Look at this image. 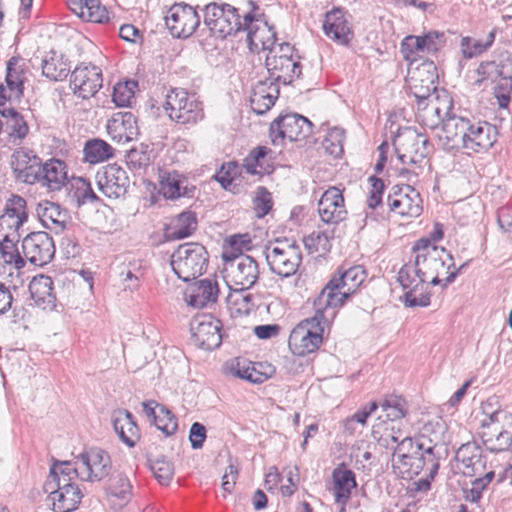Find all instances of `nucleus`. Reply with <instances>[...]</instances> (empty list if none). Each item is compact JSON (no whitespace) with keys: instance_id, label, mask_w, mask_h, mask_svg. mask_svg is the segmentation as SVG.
<instances>
[{"instance_id":"obj_15","label":"nucleus","mask_w":512,"mask_h":512,"mask_svg":"<svg viewBox=\"0 0 512 512\" xmlns=\"http://www.w3.org/2000/svg\"><path fill=\"white\" fill-rule=\"evenodd\" d=\"M394 147L399 160L403 164L421 163L430 152L427 137L411 129H407L396 136Z\"/></svg>"},{"instance_id":"obj_44","label":"nucleus","mask_w":512,"mask_h":512,"mask_svg":"<svg viewBox=\"0 0 512 512\" xmlns=\"http://www.w3.org/2000/svg\"><path fill=\"white\" fill-rule=\"evenodd\" d=\"M85 161L96 164L109 160L114 155L111 145L101 139L89 140L83 150Z\"/></svg>"},{"instance_id":"obj_10","label":"nucleus","mask_w":512,"mask_h":512,"mask_svg":"<svg viewBox=\"0 0 512 512\" xmlns=\"http://www.w3.org/2000/svg\"><path fill=\"white\" fill-rule=\"evenodd\" d=\"M67 469L78 478L94 482L108 477L112 471L110 455L101 448H90L75 457L73 462L65 461Z\"/></svg>"},{"instance_id":"obj_2","label":"nucleus","mask_w":512,"mask_h":512,"mask_svg":"<svg viewBox=\"0 0 512 512\" xmlns=\"http://www.w3.org/2000/svg\"><path fill=\"white\" fill-rule=\"evenodd\" d=\"M412 251L419 275L426 284L446 287L456 278L457 272H450L454 259L445 248L433 244L428 238H421Z\"/></svg>"},{"instance_id":"obj_49","label":"nucleus","mask_w":512,"mask_h":512,"mask_svg":"<svg viewBox=\"0 0 512 512\" xmlns=\"http://www.w3.org/2000/svg\"><path fill=\"white\" fill-rule=\"evenodd\" d=\"M345 140V131L339 127L330 128L323 140V147L325 151L338 158L343 154V144Z\"/></svg>"},{"instance_id":"obj_39","label":"nucleus","mask_w":512,"mask_h":512,"mask_svg":"<svg viewBox=\"0 0 512 512\" xmlns=\"http://www.w3.org/2000/svg\"><path fill=\"white\" fill-rule=\"evenodd\" d=\"M113 426L121 441L128 447H134L140 439L139 428L132 413L127 410L118 411L114 415Z\"/></svg>"},{"instance_id":"obj_48","label":"nucleus","mask_w":512,"mask_h":512,"mask_svg":"<svg viewBox=\"0 0 512 512\" xmlns=\"http://www.w3.org/2000/svg\"><path fill=\"white\" fill-rule=\"evenodd\" d=\"M397 280L406 291L419 286L422 288L426 284L425 281H422L415 262L403 265L398 272Z\"/></svg>"},{"instance_id":"obj_19","label":"nucleus","mask_w":512,"mask_h":512,"mask_svg":"<svg viewBox=\"0 0 512 512\" xmlns=\"http://www.w3.org/2000/svg\"><path fill=\"white\" fill-rule=\"evenodd\" d=\"M102 72L100 68L91 64L77 66L70 77V87L74 94L88 99L94 96L102 87Z\"/></svg>"},{"instance_id":"obj_7","label":"nucleus","mask_w":512,"mask_h":512,"mask_svg":"<svg viewBox=\"0 0 512 512\" xmlns=\"http://www.w3.org/2000/svg\"><path fill=\"white\" fill-rule=\"evenodd\" d=\"M264 254L270 271L283 278L293 276L302 262L300 246L287 238L270 242Z\"/></svg>"},{"instance_id":"obj_35","label":"nucleus","mask_w":512,"mask_h":512,"mask_svg":"<svg viewBox=\"0 0 512 512\" xmlns=\"http://www.w3.org/2000/svg\"><path fill=\"white\" fill-rule=\"evenodd\" d=\"M409 434L404 422L383 421L372 428V436L378 444L387 449H393L406 435Z\"/></svg>"},{"instance_id":"obj_31","label":"nucleus","mask_w":512,"mask_h":512,"mask_svg":"<svg viewBox=\"0 0 512 512\" xmlns=\"http://www.w3.org/2000/svg\"><path fill=\"white\" fill-rule=\"evenodd\" d=\"M278 96L279 87L275 82L258 81L250 96L251 108L256 114L263 115L272 108Z\"/></svg>"},{"instance_id":"obj_29","label":"nucleus","mask_w":512,"mask_h":512,"mask_svg":"<svg viewBox=\"0 0 512 512\" xmlns=\"http://www.w3.org/2000/svg\"><path fill=\"white\" fill-rule=\"evenodd\" d=\"M218 285L211 279H203L190 285L184 292V301L194 309L206 307L214 303L218 297Z\"/></svg>"},{"instance_id":"obj_54","label":"nucleus","mask_w":512,"mask_h":512,"mask_svg":"<svg viewBox=\"0 0 512 512\" xmlns=\"http://www.w3.org/2000/svg\"><path fill=\"white\" fill-rule=\"evenodd\" d=\"M150 469L155 478L162 485H167L174 475V467L172 463L164 458L151 461Z\"/></svg>"},{"instance_id":"obj_27","label":"nucleus","mask_w":512,"mask_h":512,"mask_svg":"<svg viewBox=\"0 0 512 512\" xmlns=\"http://www.w3.org/2000/svg\"><path fill=\"white\" fill-rule=\"evenodd\" d=\"M456 460L465 476H480L486 470L482 448L476 442L462 444L456 452Z\"/></svg>"},{"instance_id":"obj_57","label":"nucleus","mask_w":512,"mask_h":512,"mask_svg":"<svg viewBox=\"0 0 512 512\" xmlns=\"http://www.w3.org/2000/svg\"><path fill=\"white\" fill-rule=\"evenodd\" d=\"M422 53H435L440 50L445 44V36L438 31H429L426 34L419 36Z\"/></svg>"},{"instance_id":"obj_63","label":"nucleus","mask_w":512,"mask_h":512,"mask_svg":"<svg viewBox=\"0 0 512 512\" xmlns=\"http://www.w3.org/2000/svg\"><path fill=\"white\" fill-rule=\"evenodd\" d=\"M239 469L234 464H229L222 477V489L224 493H231L238 478Z\"/></svg>"},{"instance_id":"obj_55","label":"nucleus","mask_w":512,"mask_h":512,"mask_svg":"<svg viewBox=\"0 0 512 512\" xmlns=\"http://www.w3.org/2000/svg\"><path fill=\"white\" fill-rule=\"evenodd\" d=\"M401 53L405 60L410 61V64H417L416 56L423 54L419 36L409 35L405 37L401 43Z\"/></svg>"},{"instance_id":"obj_56","label":"nucleus","mask_w":512,"mask_h":512,"mask_svg":"<svg viewBox=\"0 0 512 512\" xmlns=\"http://www.w3.org/2000/svg\"><path fill=\"white\" fill-rule=\"evenodd\" d=\"M413 288L406 291L404 295L405 305L409 307H426L430 304V294L427 292V286Z\"/></svg>"},{"instance_id":"obj_24","label":"nucleus","mask_w":512,"mask_h":512,"mask_svg":"<svg viewBox=\"0 0 512 512\" xmlns=\"http://www.w3.org/2000/svg\"><path fill=\"white\" fill-rule=\"evenodd\" d=\"M318 213L322 222L337 225L347 217L342 191L337 187L328 188L318 202Z\"/></svg>"},{"instance_id":"obj_37","label":"nucleus","mask_w":512,"mask_h":512,"mask_svg":"<svg viewBox=\"0 0 512 512\" xmlns=\"http://www.w3.org/2000/svg\"><path fill=\"white\" fill-rule=\"evenodd\" d=\"M51 277L40 275L34 277L29 284V291L34 304L45 311H52L56 307V297L53 294Z\"/></svg>"},{"instance_id":"obj_62","label":"nucleus","mask_w":512,"mask_h":512,"mask_svg":"<svg viewBox=\"0 0 512 512\" xmlns=\"http://www.w3.org/2000/svg\"><path fill=\"white\" fill-rule=\"evenodd\" d=\"M206 439V429L201 423L195 422L190 428L189 440L193 449H200Z\"/></svg>"},{"instance_id":"obj_5","label":"nucleus","mask_w":512,"mask_h":512,"mask_svg":"<svg viewBox=\"0 0 512 512\" xmlns=\"http://www.w3.org/2000/svg\"><path fill=\"white\" fill-rule=\"evenodd\" d=\"M66 468V462L54 463L43 486L55 512H72L83 498L80 488L74 483L78 477Z\"/></svg>"},{"instance_id":"obj_36","label":"nucleus","mask_w":512,"mask_h":512,"mask_svg":"<svg viewBox=\"0 0 512 512\" xmlns=\"http://www.w3.org/2000/svg\"><path fill=\"white\" fill-rule=\"evenodd\" d=\"M324 33L341 45H347L352 39V31L340 9H334L326 14L323 23Z\"/></svg>"},{"instance_id":"obj_47","label":"nucleus","mask_w":512,"mask_h":512,"mask_svg":"<svg viewBox=\"0 0 512 512\" xmlns=\"http://www.w3.org/2000/svg\"><path fill=\"white\" fill-rule=\"evenodd\" d=\"M380 407L385 412V416L389 421L401 422L400 419L406 415V401L400 396H389L385 398Z\"/></svg>"},{"instance_id":"obj_41","label":"nucleus","mask_w":512,"mask_h":512,"mask_svg":"<svg viewBox=\"0 0 512 512\" xmlns=\"http://www.w3.org/2000/svg\"><path fill=\"white\" fill-rule=\"evenodd\" d=\"M41 69L46 78L52 81H61L68 76L70 66L64 55L50 51L42 58Z\"/></svg>"},{"instance_id":"obj_58","label":"nucleus","mask_w":512,"mask_h":512,"mask_svg":"<svg viewBox=\"0 0 512 512\" xmlns=\"http://www.w3.org/2000/svg\"><path fill=\"white\" fill-rule=\"evenodd\" d=\"M254 207L258 217H263L272 208L271 194L264 187H259L254 198Z\"/></svg>"},{"instance_id":"obj_13","label":"nucleus","mask_w":512,"mask_h":512,"mask_svg":"<svg viewBox=\"0 0 512 512\" xmlns=\"http://www.w3.org/2000/svg\"><path fill=\"white\" fill-rule=\"evenodd\" d=\"M437 69L433 61L410 64L407 75L408 86L418 103L429 99L436 91Z\"/></svg>"},{"instance_id":"obj_20","label":"nucleus","mask_w":512,"mask_h":512,"mask_svg":"<svg viewBox=\"0 0 512 512\" xmlns=\"http://www.w3.org/2000/svg\"><path fill=\"white\" fill-rule=\"evenodd\" d=\"M24 257L32 264L43 266L49 263L55 254L52 237L46 232H33L22 241Z\"/></svg>"},{"instance_id":"obj_59","label":"nucleus","mask_w":512,"mask_h":512,"mask_svg":"<svg viewBox=\"0 0 512 512\" xmlns=\"http://www.w3.org/2000/svg\"><path fill=\"white\" fill-rule=\"evenodd\" d=\"M371 190L367 199V206L370 209L377 208L382 203V194L384 191V183L381 179L371 176L369 178Z\"/></svg>"},{"instance_id":"obj_64","label":"nucleus","mask_w":512,"mask_h":512,"mask_svg":"<svg viewBox=\"0 0 512 512\" xmlns=\"http://www.w3.org/2000/svg\"><path fill=\"white\" fill-rule=\"evenodd\" d=\"M229 244L232 250L242 254L243 251L251 249L252 239L248 234L233 235L229 238Z\"/></svg>"},{"instance_id":"obj_22","label":"nucleus","mask_w":512,"mask_h":512,"mask_svg":"<svg viewBox=\"0 0 512 512\" xmlns=\"http://www.w3.org/2000/svg\"><path fill=\"white\" fill-rule=\"evenodd\" d=\"M393 472L402 479H412L422 471L433 478L437 473L438 462L433 452L422 454V456H411L407 459L394 460L392 462Z\"/></svg>"},{"instance_id":"obj_30","label":"nucleus","mask_w":512,"mask_h":512,"mask_svg":"<svg viewBox=\"0 0 512 512\" xmlns=\"http://www.w3.org/2000/svg\"><path fill=\"white\" fill-rule=\"evenodd\" d=\"M67 165L59 159H50L42 164L39 180L42 187L50 192L60 191L68 183Z\"/></svg>"},{"instance_id":"obj_12","label":"nucleus","mask_w":512,"mask_h":512,"mask_svg":"<svg viewBox=\"0 0 512 512\" xmlns=\"http://www.w3.org/2000/svg\"><path fill=\"white\" fill-rule=\"evenodd\" d=\"M224 273L225 281L231 290H247L258 280V263L248 255L235 256L225 262Z\"/></svg>"},{"instance_id":"obj_32","label":"nucleus","mask_w":512,"mask_h":512,"mask_svg":"<svg viewBox=\"0 0 512 512\" xmlns=\"http://www.w3.org/2000/svg\"><path fill=\"white\" fill-rule=\"evenodd\" d=\"M107 131L118 143L132 141L139 134L136 117L130 112L117 114L108 121Z\"/></svg>"},{"instance_id":"obj_4","label":"nucleus","mask_w":512,"mask_h":512,"mask_svg":"<svg viewBox=\"0 0 512 512\" xmlns=\"http://www.w3.org/2000/svg\"><path fill=\"white\" fill-rule=\"evenodd\" d=\"M314 308V316L302 320L290 333L288 345L295 355L305 356L318 350L323 342L325 328L336 316L335 310L320 307L317 299Z\"/></svg>"},{"instance_id":"obj_6","label":"nucleus","mask_w":512,"mask_h":512,"mask_svg":"<svg viewBox=\"0 0 512 512\" xmlns=\"http://www.w3.org/2000/svg\"><path fill=\"white\" fill-rule=\"evenodd\" d=\"M366 274L361 266H353L333 277L322 289L318 297V305L336 311L364 282Z\"/></svg>"},{"instance_id":"obj_42","label":"nucleus","mask_w":512,"mask_h":512,"mask_svg":"<svg viewBox=\"0 0 512 512\" xmlns=\"http://www.w3.org/2000/svg\"><path fill=\"white\" fill-rule=\"evenodd\" d=\"M434 446L425 445L422 439H413L406 435L394 448L391 462L394 460L407 459L411 456H422V454L433 452Z\"/></svg>"},{"instance_id":"obj_28","label":"nucleus","mask_w":512,"mask_h":512,"mask_svg":"<svg viewBox=\"0 0 512 512\" xmlns=\"http://www.w3.org/2000/svg\"><path fill=\"white\" fill-rule=\"evenodd\" d=\"M469 121L459 116H449L443 120L438 138L445 149L462 148L466 132L469 131Z\"/></svg>"},{"instance_id":"obj_60","label":"nucleus","mask_w":512,"mask_h":512,"mask_svg":"<svg viewBox=\"0 0 512 512\" xmlns=\"http://www.w3.org/2000/svg\"><path fill=\"white\" fill-rule=\"evenodd\" d=\"M109 20L108 11L99 0H90L89 12H86L85 21L103 23Z\"/></svg>"},{"instance_id":"obj_33","label":"nucleus","mask_w":512,"mask_h":512,"mask_svg":"<svg viewBox=\"0 0 512 512\" xmlns=\"http://www.w3.org/2000/svg\"><path fill=\"white\" fill-rule=\"evenodd\" d=\"M129 479L124 473L112 474L106 487V497L113 510H121L131 499Z\"/></svg>"},{"instance_id":"obj_46","label":"nucleus","mask_w":512,"mask_h":512,"mask_svg":"<svg viewBox=\"0 0 512 512\" xmlns=\"http://www.w3.org/2000/svg\"><path fill=\"white\" fill-rule=\"evenodd\" d=\"M197 227L196 217L192 212H183L171 224V235L176 239L190 236Z\"/></svg>"},{"instance_id":"obj_45","label":"nucleus","mask_w":512,"mask_h":512,"mask_svg":"<svg viewBox=\"0 0 512 512\" xmlns=\"http://www.w3.org/2000/svg\"><path fill=\"white\" fill-rule=\"evenodd\" d=\"M19 240L20 237H17L16 239H3V237H0L1 257L6 264L13 266L16 270H20L25 265V261L17 248Z\"/></svg>"},{"instance_id":"obj_34","label":"nucleus","mask_w":512,"mask_h":512,"mask_svg":"<svg viewBox=\"0 0 512 512\" xmlns=\"http://www.w3.org/2000/svg\"><path fill=\"white\" fill-rule=\"evenodd\" d=\"M36 212L45 228L56 234L64 231L68 221V213L65 209H62L59 204L48 200L39 202Z\"/></svg>"},{"instance_id":"obj_16","label":"nucleus","mask_w":512,"mask_h":512,"mask_svg":"<svg viewBox=\"0 0 512 512\" xmlns=\"http://www.w3.org/2000/svg\"><path fill=\"white\" fill-rule=\"evenodd\" d=\"M165 24L173 37L188 38L200 25V16L192 6L177 3L167 11Z\"/></svg>"},{"instance_id":"obj_51","label":"nucleus","mask_w":512,"mask_h":512,"mask_svg":"<svg viewBox=\"0 0 512 512\" xmlns=\"http://www.w3.org/2000/svg\"><path fill=\"white\" fill-rule=\"evenodd\" d=\"M137 86V82L132 80L117 83L113 89V102L119 107L129 106L134 98Z\"/></svg>"},{"instance_id":"obj_8","label":"nucleus","mask_w":512,"mask_h":512,"mask_svg":"<svg viewBox=\"0 0 512 512\" xmlns=\"http://www.w3.org/2000/svg\"><path fill=\"white\" fill-rule=\"evenodd\" d=\"M206 248L195 242L178 246L171 255V267L178 278L190 281L202 275L208 264Z\"/></svg>"},{"instance_id":"obj_38","label":"nucleus","mask_w":512,"mask_h":512,"mask_svg":"<svg viewBox=\"0 0 512 512\" xmlns=\"http://www.w3.org/2000/svg\"><path fill=\"white\" fill-rule=\"evenodd\" d=\"M194 186H189L185 177L178 172H165L160 177V192L167 199L193 197Z\"/></svg>"},{"instance_id":"obj_43","label":"nucleus","mask_w":512,"mask_h":512,"mask_svg":"<svg viewBox=\"0 0 512 512\" xmlns=\"http://www.w3.org/2000/svg\"><path fill=\"white\" fill-rule=\"evenodd\" d=\"M66 189L71 201L77 205L93 202L97 199L90 182L83 177H72L69 179Z\"/></svg>"},{"instance_id":"obj_40","label":"nucleus","mask_w":512,"mask_h":512,"mask_svg":"<svg viewBox=\"0 0 512 512\" xmlns=\"http://www.w3.org/2000/svg\"><path fill=\"white\" fill-rule=\"evenodd\" d=\"M333 491L335 501L345 504L351 496V491L356 487V480L353 471L339 466L333 470Z\"/></svg>"},{"instance_id":"obj_3","label":"nucleus","mask_w":512,"mask_h":512,"mask_svg":"<svg viewBox=\"0 0 512 512\" xmlns=\"http://www.w3.org/2000/svg\"><path fill=\"white\" fill-rule=\"evenodd\" d=\"M479 428L481 439L491 452L512 447V412L502 408L495 396L482 402Z\"/></svg>"},{"instance_id":"obj_17","label":"nucleus","mask_w":512,"mask_h":512,"mask_svg":"<svg viewBox=\"0 0 512 512\" xmlns=\"http://www.w3.org/2000/svg\"><path fill=\"white\" fill-rule=\"evenodd\" d=\"M28 219L27 202L18 195H12L6 202L0 216V237L16 239L20 229Z\"/></svg>"},{"instance_id":"obj_61","label":"nucleus","mask_w":512,"mask_h":512,"mask_svg":"<svg viewBox=\"0 0 512 512\" xmlns=\"http://www.w3.org/2000/svg\"><path fill=\"white\" fill-rule=\"evenodd\" d=\"M127 164L133 169H141L150 162L149 154L142 149H130L126 156Z\"/></svg>"},{"instance_id":"obj_50","label":"nucleus","mask_w":512,"mask_h":512,"mask_svg":"<svg viewBox=\"0 0 512 512\" xmlns=\"http://www.w3.org/2000/svg\"><path fill=\"white\" fill-rule=\"evenodd\" d=\"M494 39L495 33L493 31L489 33L486 42L479 40L472 41L470 37H463L460 42L463 56L467 59L479 56L493 44Z\"/></svg>"},{"instance_id":"obj_21","label":"nucleus","mask_w":512,"mask_h":512,"mask_svg":"<svg viewBox=\"0 0 512 512\" xmlns=\"http://www.w3.org/2000/svg\"><path fill=\"white\" fill-rule=\"evenodd\" d=\"M41 160L33 151L19 148L11 156V168L16 180L34 184L39 180Z\"/></svg>"},{"instance_id":"obj_9","label":"nucleus","mask_w":512,"mask_h":512,"mask_svg":"<svg viewBox=\"0 0 512 512\" xmlns=\"http://www.w3.org/2000/svg\"><path fill=\"white\" fill-rule=\"evenodd\" d=\"M265 65L273 82L291 83L301 75V66L289 43L274 44L268 49Z\"/></svg>"},{"instance_id":"obj_14","label":"nucleus","mask_w":512,"mask_h":512,"mask_svg":"<svg viewBox=\"0 0 512 512\" xmlns=\"http://www.w3.org/2000/svg\"><path fill=\"white\" fill-rule=\"evenodd\" d=\"M311 122L304 116L290 113L276 118L270 125L272 143L280 144L284 139L298 141L311 133Z\"/></svg>"},{"instance_id":"obj_53","label":"nucleus","mask_w":512,"mask_h":512,"mask_svg":"<svg viewBox=\"0 0 512 512\" xmlns=\"http://www.w3.org/2000/svg\"><path fill=\"white\" fill-rule=\"evenodd\" d=\"M153 424L167 436L174 434L178 428L177 419L172 412L164 406L159 408L157 418Z\"/></svg>"},{"instance_id":"obj_26","label":"nucleus","mask_w":512,"mask_h":512,"mask_svg":"<svg viewBox=\"0 0 512 512\" xmlns=\"http://www.w3.org/2000/svg\"><path fill=\"white\" fill-rule=\"evenodd\" d=\"M468 128L462 146L466 150L475 153L486 152L497 141L496 127L488 122L469 121Z\"/></svg>"},{"instance_id":"obj_25","label":"nucleus","mask_w":512,"mask_h":512,"mask_svg":"<svg viewBox=\"0 0 512 512\" xmlns=\"http://www.w3.org/2000/svg\"><path fill=\"white\" fill-rule=\"evenodd\" d=\"M390 210L402 217H418L422 212V199L418 191L406 185L388 196Z\"/></svg>"},{"instance_id":"obj_18","label":"nucleus","mask_w":512,"mask_h":512,"mask_svg":"<svg viewBox=\"0 0 512 512\" xmlns=\"http://www.w3.org/2000/svg\"><path fill=\"white\" fill-rule=\"evenodd\" d=\"M190 330L195 344L205 350L218 348L222 342L221 322L210 314L195 317Z\"/></svg>"},{"instance_id":"obj_52","label":"nucleus","mask_w":512,"mask_h":512,"mask_svg":"<svg viewBox=\"0 0 512 512\" xmlns=\"http://www.w3.org/2000/svg\"><path fill=\"white\" fill-rule=\"evenodd\" d=\"M7 117V126L10 128V136L14 139H23L28 133V126L21 115L13 109H5Z\"/></svg>"},{"instance_id":"obj_11","label":"nucleus","mask_w":512,"mask_h":512,"mask_svg":"<svg viewBox=\"0 0 512 512\" xmlns=\"http://www.w3.org/2000/svg\"><path fill=\"white\" fill-rule=\"evenodd\" d=\"M165 109L171 119L182 124H195L204 117L202 103L182 88H173L167 93Z\"/></svg>"},{"instance_id":"obj_1","label":"nucleus","mask_w":512,"mask_h":512,"mask_svg":"<svg viewBox=\"0 0 512 512\" xmlns=\"http://www.w3.org/2000/svg\"><path fill=\"white\" fill-rule=\"evenodd\" d=\"M204 24L217 37L226 38L243 30L247 32L246 39L250 45L257 46L258 43H262L265 46L260 32L266 31V24L255 20L249 13L240 20L237 10L229 4L215 2L207 4L204 8ZM266 49L264 47V50Z\"/></svg>"},{"instance_id":"obj_23","label":"nucleus","mask_w":512,"mask_h":512,"mask_svg":"<svg viewBox=\"0 0 512 512\" xmlns=\"http://www.w3.org/2000/svg\"><path fill=\"white\" fill-rule=\"evenodd\" d=\"M99 190L108 198L124 196L129 186L126 171L117 164H110L96 174Z\"/></svg>"}]
</instances>
